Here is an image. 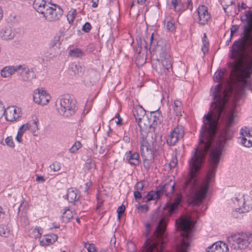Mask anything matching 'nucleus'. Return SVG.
I'll use <instances>...</instances> for the list:
<instances>
[{
	"mask_svg": "<svg viewBox=\"0 0 252 252\" xmlns=\"http://www.w3.org/2000/svg\"><path fill=\"white\" fill-rule=\"evenodd\" d=\"M26 130H28L27 123L21 126L19 128L18 132L23 134Z\"/></svg>",
	"mask_w": 252,
	"mask_h": 252,
	"instance_id": "obj_53",
	"label": "nucleus"
},
{
	"mask_svg": "<svg viewBox=\"0 0 252 252\" xmlns=\"http://www.w3.org/2000/svg\"><path fill=\"white\" fill-rule=\"evenodd\" d=\"M85 167L88 169H94L95 168V164L93 159L91 158H88L85 162Z\"/></svg>",
	"mask_w": 252,
	"mask_h": 252,
	"instance_id": "obj_40",
	"label": "nucleus"
},
{
	"mask_svg": "<svg viewBox=\"0 0 252 252\" xmlns=\"http://www.w3.org/2000/svg\"><path fill=\"white\" fill-rule=\"evenodd\" d=\"M238 25H233L231 26V27L230 28V30L236 32V31L238 30Z\"/></svg>",
	"mask_w": 252,
	"mask_h": 252,
	"instance_id": "obj_58",
	"label": "nucleus"
},
{
	"mask_svg": "<svg viewBox=\"0 0 252 252\" xmlns=\"http://www.w3.org/2000/svg\"><path fill=\"white\" fill-rule=\"evenodd\" d=\"M49 4L46 3L45 0H34L33 7L34 9L39 13L43 14Z\"/></svg>",
	"mask_w": 252,
	"mask_h": 252,
	"instance_id": "obj_22",
	"label": "nucleus"
},
{
	"mask_svg": "<svg viewBox=\"0 0 252 252\" xmlns=\"http://www.w3.org/2000/svg\"><path fill=\"white\" fill-rule=\"evenodd\" d=\"M173 110L177 116L180 115L182 112V103L180 101L176 100L174 101Z\"/></svg>",
	"mask_w": 252,
	"mask_h": 252,
	"instance_id": "obj_37",
	"label": "nucleus"
},
{
	"mask_svg": "<svg viewBox=\"0 0 252 252\" xmlns=\"http://www.w3.org/2000/svg\"><path fill=\"white\" fill-rule=\"evenodd\" d=\"M43 232V229L41 227L36 226L33 230L30 232V236L31 237L37 238H40Z\"/></svg>",
	"mask_w": 252,
	"mask_h": 252,
	"instance_id": "obj_34",
	"label": "nucleus"
},
{
	"mask_svg": "<svg viewBox=\"0 0 252 252\" xmlns=\"http://www.w3.org/2000/svg\"><path fill=\"white\" fill-rule=\"evenodd\" d=\"M85 247L87 249L88 252H97L95 245L93 244H89L87 247V244H86Z\"/></svg>",
	"mask_w": 252,
	"mask_h": 252,
	"instance_id": "obj_49",
	"label": "nucleus"
},
{
	"mask_svg": "<svg viewBox=\"0 0 252 252\" xmlns=\"http://www.w3.org/2000/svg\"><path fill=\"white\" fill-rule=\"evenodd\" d=\"M146 0H137V2L138 4L143 5L144 4Z\"/></svg>",
	"mask_w": 252,
	"mask_h": 252,
	"instance_id": "obj_61",
	"label": "nucleus"
},
{
	"mask_svg": "<svg viewBox=\"0 0 252 252\" xmlns=\"http://www.w3.org/2000/svg\"><path fill=\"white\" fill-rule=\"evenodd\" d=\"M184 136V128L182 126L178 125L166 138V143L170 146H174Z\"/></svg>",
	"mask_w": 252,
	"mask_h": 252,
	"instance_id": "obj_11",
	"label": "nucleus"
},
{
	"mask_svg": "<svg viewBox=\"0 0 252 252\" xmlns=\"http://www.w3.org/2000/svg\"><path fill=\"white\" fill-rule=\"evenodd\" d=\"M33 99L36 103L45 105L50 101L51 96L43 88H37L33 93Z\"/></svg>",
	"mask_w": 252,
	"mask_h": 252,
	"instance_id": "obj_12",
	"label": "nucleus"
},
{
	"mask_svg": "<svg viewBox=\"0 0 252 252\" xmlns=\"http://www.w3.org/2000/svg\"><path fill=\"white\" fill-rule=\"evenodd\" d=\"M6 144L11 148H14L15 146L12 137L11 136H8L5 139Z\"/></svg>",
	"mask_w": 252,
	"mask_h": 252,
	"instance_id": "obj_47",
	"label": "nucleus"
},
{
	"mask_svg": "<svg viewBox=\"0 0 252 252\" xmlns=\"http://www.w3.org/2000/svg\"><path fill=\"white\" fill-rule=\"evenodd\" d=\"M36 181L38 182L43 183L45 182V179L42 176H37Z\"/></svg>",
	"mask_w": 252,
	"mask_h": 252,
	"instance_id": "obj_57",
	"label": "nucleus"
},
{
	"mask_svg": "<svg viewBox=\"0 0 252 252\" xmlns=\"http://www.w3.org/2000/svg\"><path fill=\"white\" fill-rule=\"evenodd\" d=\"M160 191L158 190L157 187L156 190H151L143 198L142 202H146L152 200H158L161 196Z\"/></svg>",
	"mask_w": 252,
	"mask_h": 252,
	"instance_id": "obj_24",
	"label": "nucleus"
},
{
	"mask_svg": "<svg viewBox=\"0 0 252 252\" xmlns=\"http://www.w3.org/2000/svg\"><path fill=\"white\" fill-rule=\"evenodd\" d=\"M145 227H146V231L147 232H149V231H150V228H151L150 224L149 223H146L145 225Z\"/></svg>",
	"mask_w": 252,
	"mask_h": 252,
	"instance_id": "obj_59",
	"label": "nucleus"
},
{
	"mask_svg": "<svg viewBox=\"0 0 252 252\" xmlns=\"http://www.w3.org/2000/svg\"><path fill=\"white\" fill-rule=\"evenodd\" d=\"M15 33L11 28L5 27L0 31V37L4 40H10L14 38Z\"/></svg>",
	"mask_w": 252,
	"mask_h": 252,
	"instance_id": "obj_23",
	"label": "nucleus"
},
{
	"mask_svg": "<svg viewBox=\"0 0 252 252\" xmlns=\"http://www.w3.org/2000/svg\"><path fill=\"white\" fill-rule=\"evenodd\" d=\"M144 187V183L142 181L137 182L134 186L135 190L141 191L143 190Z\"/></svg>",
	"mask_w": 252,
	"mask_h": 252,
	"instance_id": "obj_48",
	"label": "nucleus"
},
{
	"mask_svg": "<svg viewBox=\"0 0 252 252\" xmlns=\"http://www.w3.org/2000/svg\"><path fill=\"white\" fill-rule=\"evenodd\" d=\"M49 167L52 171L56 172L60 170L61 165L60 162L55 161L53 164H51Z\"/></svg>",
	"mask_w": 252,
	"mask_h": 252,
	"instance_id": "obj_42",
	"label": "nucleus"
},
{
	"mask_svg": "<svg viewBox=\"0 0 252 252\" xmlns=\"http://www.w3.org/2000/svg\"><path fill=\"white\" fill-rule=\"evenodd\" d=\"M125 160L130 165H138L140 163L139 154L131 151L126 152L125 156Z\"/></svg>",
	"mask_w": 252,
	"mask_h": 252,
	"instance_id": "obj_20",
	"label": "nucleus"
},
{
	"mask_svg": "<svg viewBox=\"0 0 252 252\" xmlns=\"http://www.w3.org/2000/svg\"><path fill=\"white\" fill-rule=\"evenodd\" d=\"M240 134L241 136L239 138H241V140H243L244 138L249 139L252 137V130H251L247 127L241 128Z\"/></svg>",
	"mask_w": 252,
	"mask_h": 252,
	"instance_id": "obj_33",
	"label": "nucleus"
},
{
	"mask_svg": "<svg viewBox=\"0 0 252 252\" xmlns=\"http://www.w3.org/2000/svg\"><path fill=\"white\" fill-rule=\"evenodd\" d=\"M22 134L18 132L17 136L16 137V139L19 143H21L22 141Z\"/></svg>",
	"mask_w": 252,
	"mask_h": 252,
	"instance_id": "obj_56",
	"label": "nucleus"
},
{
	"mask_svg": "<svg viewBox=\"0 0 252 252\" xmlns=\"http://www.w3.org/2000/svg\"><path fill=\"white\" fill-rule=\"evenodd\" d=\"M92 29L91 25L89 22H86L83 26L82 30L85 32H89Z\"/></svg>",
	"mask_w": 252,
	"mask_h": 252,
	"instance_id": "obj_50",
	"label": "nucleus"
},
{
	"mask_svg": "<svg viewBox=\"0 0 252 252\" xmlns=\"http://www.w3.org/2000/svg\"><path fill=\"white\" fill-rule=\"evenodd\" d=\"M228 242L230 248L234 250L252 248V233L235 234L228 238Z\"/></svg>",
	"mask_w": 252,
	"mask_h": 252,
	"instance_id": "obj_6",
	"label": "nucleus"
},
{
	"mask_svg": "<svg viewBox=\"0 0 252 252\" xmlns=\"http://www.w3.org/2000/svg\"><path fill=\"white\" fill-rule=\"evenodd\" d=\"M178 228L182 232L183 237L181 243L176 248V252H188L190 238V232L191 229V222L188 218H182L178 224ZM166 224L161 220L158 224L154 233V238L147 239L144 243V252H164L165 247V242Z\"/></svg>",
	"mask_w": 252,
	"mask_h": 252,
	"instance_id": "obj_2",
	"label": "nucleus"
},
{
	"mask_svg": "<svg viewBox=\"0 0 252 252\" xmlns=\"http://www.w3.org/2000/svg\"><path fill=\"white\" fill-rule=\"evenodd\" d=\"M71 68L75 75L82 76L84 74L85 70L84 67L79 64L72 63L71 66Z\"/></svg>",
	"mask_w": 252,
	"mask_h": 252,
	"instance_id": "obj_30",
	"label": "nucleus"
},
{
	"mask_svg": "<svg viewBox=\"0 0 252 252\" xmlns=\"http://www.w3.org/2000/svg\"><path fill=\"white\" fill-rule=\"evenodd\" d=\"M175 186V181L171 180L163 185L158 186L157 188L158 190L160 191L161 196L164 194L166 197L170 198L174 191Z\"/></svg>",
	"mask_w": 252,
	"mask_h": 252,
	"instance_id": "obj_14",
	"label": "nucleus"
},
{
	"mask_svg": "<svg viewBox=\"0 0 252 252\" xmlns=\"http://www.w3.org/2000/svg\"><path fill=\"white\" fill-rule=\"evenodd\" d=\"M133 114L136 122L138 123V126L140 127V134H141V130L144 129V128L142 127L141 122V120L146 114V111L142 106H138L134 108Z\"/></svg>",
	"mask_w": 252,
	"mask_h": 252,
	"instance_id": "obj_17",
	"label": "nucleus"
},
{
	"mask_svg": "<svg viewBox=\"0 0 252 252\" xmlns=\"http://www.w3.org/2000/svg\"><path fill=\"white\" fill-rule=\"evenodd\" d=\"M81 147V144L79 141H76L72 147L69 149V152L71 153H75Z\"/></svg>",
	"mask_w": 252,
	"mask_h": 252,
	"instance_id": "obj_41",
	"label": "nucleus"
},
{
	"mask_svg": "<svg viewBox=\"0 0 252 252\" xmlns=\"http://www.w3.org/2000/svg\"><path fill=\"white\" fill-rule=\"evenodd\" d=\"M126 207L123 204L121 205L120 206L118 207L117 210V212L118 213V218L120 219L123 216L124 212L125 211Z\"/></svg>",
	"mask_w": 252,
	"mask_h": 252,
	"instance_id": "obj_45",
	"label": "nucleus"
},
{
	"mask_svg": "<svg viewBox=\"0 0 252 252\" xmlns=\"http://www.w3.org/2000/svg\"><path fill=\"white\" fill-rule=\"evenodd\" d=\"M80 192L77 189L71 188L67 189V193L63 197L67 199L69 203L74 205H77L80 203Z\"/></svg>",
	"mask_w": 252,
	"mask_h": 252,
	"instance_id": "obj_15",
	"label": "nucleus"
},
{
	"mask_svg": "<svg viewBox=\"0 0 252 252\" xmlns=\"http://www.w3.org/2000/svg\"><path fill=\"white\" fill-rule=\"evenodd\" d=\"M207 37L206 34L204 33L202 39L203 45L202 47V51L204 54H205L209 51V42L206 41L205 38Z\"/></svg>",
	"mask_w": 252,
	"mask_h": 252,
	"instance_id": "obj_38",
	"label": "nucleus"
},
{
	"mask_svg": "<svg viewBox=\"0 0 252 252\" xmlns=\"http://www.w3.org/2000/svg\"><path fill=\"white\" fill-rule=\"evenodd\" d=\"M183 196L181 193H177L173 202H167L165 207L168 209L169 213L171 215L178 211L179 205L182 200Z\"/></svg>",
	"mask_w": 252,
	"mask_h": 252,
	"instance_id": "obj_16",
	"label": "nucleus"
},
{
	"mask_svg": "<svg viewBox=\"0 0 252 252\" xmlns=\"http://www.w3.org/2000/svg\"><path fill=\"white\" fill-rule=\"evenodd\" d=\"M38 122L37 119H35L27 123L28 130H30L34 136H36L38 133Z\"/></svg>",
	"mask_w": 252,
	"mask_h": 252,
	"instance_id": "obj_29",
	"label": "nucleus"
},
{
	"mask_svg": "<svg viewBox=\"0 0 252 252\" xmlns=\"http://www.w3.org/2000/svg\"><path fill=\"white\" fill-rule=\"evenodd\" d=\"M69 54L72 57L78 58L83 55V52L80 49L76 48L75 49L70 50Z\"/></svg>",
	"mask_w": 252,
	"mask_h": 252,
	"instance_id": "obj_39",
	"label": "nucleus"
},
{
	"mask_svg": "<svg viewBox=\"0 0 252 252\" xmlns=\"http://www.w3.org/2000/svg\"><path fill=\"white\" fill-rule=\"evenodd\" d=\"M167 31L169 32H174L176 31V26L173 19L171 17H166L164 20Z\"/></svg>",
	"mask_w": 252,
	"mask_h": 252,
	"instance_id": "obj_28",
	"label": "nucleus"
},
{
	"mask_svg": "<svg viewBox=\"0 0 252 252\" xmlns=\"http://www.w3.org/2000/svg\"><path fill=\"white\" fill-rule=\"evenodd\" d=\"M124 141H125L126 142H129V141H130V138L128 136H125L124 137Z\"/></svg>",
	"mask_w": 252,
	"mask_h": 252,
	"instance_id": "obj_63",
	"label": "nucleus"
},
{
	"mask_svg": "<svg viewBox=\"0 0 252 252\" xmlns=\"http://www.w3.org/2000/svg\"><path fill=\"white\" fill-rule=\"evenodd\" d=\"M10 228L5 225H0V236L4 237H8L10 234Z\"/></svg>",
	"mask_w": 252,
	"mask_h": 252,
	"instance_id": "obj_35",
	"label": "nucleus"
},
{
	"mask_svg": "<svg viewBox=\"0 0 252 252\" xmlns=\"http://www.w3.org/2000/svg\"><path fill=\"white\" fill-rule=\"evenodd\" d=\"M22 65L5 66L1 71V76L3 77H9L16 71H19Z\"/></svg>",
	"mask_w": 252,
	"mask_h": 252,
	"instance_id": "obj_21",
	"label": "nucleus"
},
{
	"mask_svg": "<svg viewBox=\"0 0 252 252\" xmlns=\"http://www.w3.org/2000/svg\"><path fill=\"white\" fill-rule=\"evenodd\" d=\"M234 202L238 205L235 210L239 213L248 212L252 209V200L248 196L246 198L244 196L236 197Z\"/></svg>",
	"mask_w": 252,
	"mask_h": 252,
	"instance_id": "obj_10",
	"label": "nucleus"
},
{
	"mask_svg": "<svg viewBox=\"0 0 252 252\" xmlns=\"http://www.w3.org/2000/svg\"><path fill=\"white\" fill-rule=\"evenodd\" d=\"M226 69L222 68L217 70L214 74V80L215 82H219L223 78L224 75L226 72Z\"/></svg>",
	"mask_w": 252,
	"mask_h": 252,
	"instance_id": "obj_32",
	"label": "nucleus"
},
{
	"mask_svg": "<svg viewBox=\"0 0 252 252\" xmlns=\"http://www.w3.org/2000/svg\"><path fill=\"white\" fill-rule=\"evenodd\" d=\"M184 7L185 11L187 9H189L190 11H192L193 9V3L192 0H186L185 3H184Z\"/></svg>",
	"mask_w": 252,
	"mask_h": 252,
	"instance_id": "obj_44",
	"label": "nucleus"
},
{
	"mask_svg": "<svg viewBox=\"0 0 252 252\" xmlns=\"http://www.w3.org/2000/svg\"><path fill=\"white\" fill-rule=\"evenodd\" d=\"M55 105L59 114L65 118H70L78 110L76 99L69 95H63L57 99Z\"/></svg>",
	"mask_w": 252,
	"mask_h": 252,
	"instance_id": "obj_5",
	"label": "nucleus"
},
{
	"mask_svg": "<svg viewBox=\"0 0 252 252\" xmlns=\"http://www.w3.org/2000/svg\"><path fill=\"white\" fill-rule=\"evenodd\" d=\"M133 195L135 200H138L142 198V195L139 191L135 190L133 192Z\"/></svg>",
	"mask_w": 252,
	"mask_h": 252,
	"instance_id": "obj_55",
	"label": "nucleus"
},
{
	"mask_svg": "<svg viewBox=\"0 0 252 252\" xmlns=\"http://www.w3.org/2000/svg\"><path fill=\"white\" fill-rule=\"evenodd\" d=\"M247 8V5L244 2H242L241 3H238V10L239 12L241 11L243 9H245Z\"/></svg>",
	"mask_w": 252,
	"mask_h": 252,
	"instance_id": "obj_54",
	"label": "nucleus"
},
{
	"mask_svg": "<svg viewBox=\"0 0 252 252\" xmlns=\"http://www.w3.org/2000/svg\"><path fill=\"white\" fill-rule=\"evenodd\" d=\"M241 143L242 145L246 147L250 148L252 147V137L251 138H244L243 140H241Z\"/></svg>",
	"mask_w": 252,
	"mask_h": 252,
	"instance_id": "obj_43",
	"label": "nucleus"
},
{
	"mask_svg": "<svg viewBox=\"0 0 252 252\" xmlns=\"http://www.w3.org/2000/svg\"><path fill=\"white\" fill-rule=\"evenodd\" d=\"M158 46L156 49L158 51L159 58L157 60L159 62V67L156 66V71L160 74L166 73V72L172 71V62L171 57L168 51L164 47H160V50Z\"/></svg>",
	"mask_w": 252,
	"mask_h": 252,
	"instance_id": "obj_7",
	"label": "nucleus"
},
{
	"mask_svg": "<svg viewBox=\"0 0 252 252\" xmlns=\"http://www.w3.org/2000/svg\"><path fill=\"white\" fill-rule=\"evenodd\" d=\"M197 11L199 26H204L208 25L212 18L211 14L208 12V7L204 5H200L197 9Z\"/></svg>",
	"mask_w": 252,
	"mask_h": 252,
	"instance_id": "obj_13",
	"label": "nucleus"
},
{
	"mask_svg": "<svg viewBox=\"0 0 252 252\" xmlns=\"http://www.w3.org/2000/svg\"><path fill=\"white\" fill-rule=\"evenodd\" d=\"M137 208L143 212L146 213L148 211L149 206L146 204L141 205L137 207Z\"/></svg>",
	"mask_w": 252,
	"mask_h": 252,
	"instance_id": "obj_52",
	"label": "nucleus"
},
{
	"mask_svg": "<svg viewBox=\"0 0 252 252\" xmlns=\"http://www.w3.org/2000/svg\"><path fill=\"white\" fill-rule=\"evenodd\" d=\"M60 40V36L56 35L54 36L51 42L50 45L51 47L55 46Z\"/></svg>",
	"mask_w": 252,
	"mask_h": 252,
	"instance_id": "obj_51",
	"label": "nucleus"
},
{
	"mask_svg": "<svg viewBox=\"0 0 252 252\" xmlns=\"http://www.w3.org/2000/svg\"><path fill=\"white\" fill-rule=\"evenodd\" d=\"M98 6V0L96 1H93L92 7H96Z\"/></svg>",
	"mask_w": 252,
	"mask_h": 252,
	"instance_id": "obj_60",
	"label": "nucleus"
},
{
	"mask_svg": "<svg viewBox=\"0 0 252 252\" xmlns=\"http://www.w3.org/2000/svg\"><path fill=\"white\" fill-rule=\"evenodd\" d=\"M244 17L241 18V21L246 22L241 37L230 47L232 59H240L246 51L252 53V10L246 11Z\"/></svg>",
	"mask_w": 252,
	"mask_h": 252,
	"instance_id": "obj_3",
	"label": "nucleus"
},
{
	"mask_svg": "<svg viewBox=\"0 0 252 252\" xmlns=\"http://www.w3.org/2000/svg\"><path fill=\"white\" fill-rule=\"evenodd\" d=\"M153 133L147 128L141 130L140 153L145 168L148 169L154 163L157 154L156 142L153 140Z\"/></svg>",
	"mask_w": 252,
	"mask_h": 252,
	"instance_id": "obj_4",
	"label": "nucleus"
},
{
	"mask_svg": "<svg viewBox=\"0 0 252 252\" xmlns=\"http://www.w3.org/2000/svg\"><path fill=\"white\" fill-rule=\"evenodd\" d=\"M235 0H222L221 5L222 7H229L234 3Z\"/></svg>",
	"mask_w": 252,
	"mask_h": 252,
	"instance_id": "obj_46",
	"label": "nucleus"
},
{
	"mask_svg": "<svg viewBox=\"0 0 252 252\" xmlns=\"http://www.w3.org/2000/svg\"><path fill=\"white\" fill-rule=\"evenodd\" d=\"M63 13L62 8L57 4L49 6L42 14L45 19L49 22H55L59 20Z\"/></svg>",
	"mask_w": 252,
	"mask_h": 252,
	"instance_id": "obj_9",
	"label": "nucleus"
},
{
	"mask_svg": "<svg viewBox=\"0 0 252 252\" xmlns=\"http://www.w3.org/2000/svg\"><path fill=\"white\" fill-rule=\"evenodd\" d=\"M73 217V213L68 208L63 210L62 220L63 221L68 222Z\"/></svg>",
	"mask_w": 252,
	"mask_h": 252,
	"instance_id": "obj_31",
	"label": "nucleus"
},
{
	"mask_svg": "<svg viewBox=\"0 0 252 252\" xmlns=\"http://www.w3.org/2000/svg\"><path fill=\"white\" fill-rule=\"evenodd\" d=\"M5 115L6 121L9 122L16 121L22 116L21 110L20 108L14 106H9L4 108L3 104L0 101V118Z\"/></svg>",
	"mask_w": 252,
	"mask_h": 252,
	"instance_id": "obj_8",
	"label": "nucleus"
},
{
	"mask_svg": "<svg viewBox=\"0 0 252 252\" xmlns=\"http://www.w3.org/2000/svg\"><path fill=\"white\" fill-rule=\"evenodd\" d=\"M3 17V10L1 7L0 6V21L2 19Z\"/></svg>",
	"mask_w": 252,
	"mask_h": 252,
	"instance_id": "obj_62",
	"label": "nucleus"
},
{
	"mask_svg": "<svg viewBox=\"0 0 252 252\" xmlns=\"http://www.w3.org/2000/svg\"><path fill=\"white\" fill-rule=\"evenodd\" d=\"M229 249L227 245L222 242L214 243L207 249V252H228Z\"/></svg>",
	"mask_w": 252,
	"mask_h": 252,
	"instance_id": "obj_18",
	"label": "nucleus"
},
{
	"mask_svg": "<svg viewBox=\"0 0 252 252\" xmlns=\"http://www.w3.org/2000/svg\"><path fill=\"white\" fill-rule=\"evenodd\" d=\"M20 73L22 75L23 79L25 81H30L35 78L36 74L32 68H29L25 65H22L20 68Z\"/></svg>",
	"mask_w": 252,
	"mask_h": 252,
	"instance_id": "obj_19",
	"label": "nucleus"
},
{
	"mask_svg": "<svg viewBox=\"0 0 252 252\" xmlns=\"http://www.w3.org/2000/svg\"><path fill=\"white\" fill-rule=\"evenodd\" d=\"M171 5L176 13L181 14L185 11L183 0H172Z\"/></svg>",
	"mask_w": 252,
	"mask_h": 252,
	"instance_id": "obj_27",
	"label": "nucleus"
},
{
	"mask_svg": "<svg viewBox=\"0 0 252 252\" xmlns=\"http://www.w3.org/2000/svg\"><path fill=\"white\" fill-rule=\"evenodd\" d=\"M77 15L76 10L75 9H71L66 15L67 20L69 24L73 23Z\"/></svg>",
	"mask_w": 252,
	"mask_h": 252,
	"instance_id": "obj_36",
	"label": "nucleus"
},
{
	"mask_svg": "<svg viewBox=\"0 0 252 252\" xmlns=\"http://www.w3.org/2000/svg\"><path fill=\"white\" fill-rule=\"evenodd\" d=\"M162 114L159 109L151 112L149 120L152 122V125H157L160 124L162 121Z\"/></svg>",
	"mask_w": 252,
	"mask_h": 252,
	"instance_id": "obj_26",
	"label": "nucleus"
},
{
	"mask_svg": "<svg viewBox=\"0 0 252 252\" xmlns=\"http://www.w3.org/2000/svg\"><path fill=\"white\" fill-rule=\"evenodd\" d=\"M153 40H154V33H152V34L151 35V36L150 37V46H151V44H152Z\"/></svg>",
	"mask_w": 252,
	"mask_h": 252,
	"instance_id": "obj_64",
	"label": "nucleus"
},
{
	"mask_svg": "<svg viewBox=\"0 0 252 252\" xmlns=\"http://www.w3.org/2000/svg\"><path fill=\"white\" fill-rule=\"evenodd\" d=\"M252 74V57L243 61L236 74V81L228 88L222 91V84H217L211 89L214 99L211 108L203 118V125L200 130L198 146L192 152L189 161V172L184 188H194L196 184V177L205 161L206 153L214 142L220 120L221 128L219 132L216 145L209 155V166L206 179L202 185L192 196V202L199 205L205 198L209 184L215 176L221 155L227 140H230L233 135L231 127L236 117L235 109L225 108V105L230 99L235 103L244 95L245 90L250 86V78Z\"/></svg>",
	"mask_w": 252,
	"mask_h": 252,
	"instance_id": "obj_1",
	"label": "nucleus"
},
{
	"mask_svg": "<svg viewBox=\"0 0 252 252\" xmlns=\"http://www.w3.org/2000/svg\"><path fill=\"white\" fill-rule=\"evenodd\" d=\"M58 239V236L54 234L46 235L40 241L39 244L41 246H47L53 244Z\"/></svg>",
	"mask_w": 252,
	"mask_h": 252,
	"instance_id": "obj_25",
	"label": "nucleus"
}]
</instances>
